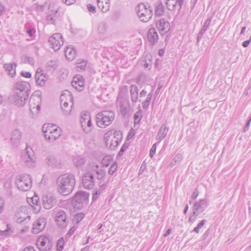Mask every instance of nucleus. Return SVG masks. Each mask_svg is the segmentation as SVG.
Masks as SVG:
<instances>
[{
  "mask_svg": "<svg viewBox=\"0 0 251 251\" xmlns=\"http://www.w3.org/2000/svg\"><path fill=\"white\" fill-rule=\"evenodd\" d=\"M65 54L68 60H73L76 56L75 50L72 47H68L65 50Z\"/></svg>",
  "mask_w": 251,
  "mask_h": 251,
  "instance_id": "72a5a7b5",
  "label": "nucleus"
},
{
  "mask_svg": "<svg viewBox=\"0 0 251 251\" xmlns=\"http://www.w3.org/2000/svg\"><path fill=\"white\" fill-rule=\"evenodd\" d=\"M25 62L32 65L34 64V61L32 57L26 56L25 58Z\"/></svg>",
  "mask_w": 251,
  "mask_h": 251,
  "instance_id": "6e6d98bb",
  "label": "nucleus"
},
{
  "mask_svg": "<svg viewBox=\"0 0 251 251\" xmlns=\"http://www.w3.org/2000/svg\"><path fill=\"white\" fill-rule=\"evenodd\" d=\"M114 118L115 114L112 111H102L97 114V125L100 128H104L112 124Z\"/></svg>",
  "mask_w": 251,
  "mask_h": 251,
  "instance_id": "20e7f679",
  "label": "nucleus"
},
{
  "mask_svg": "<svg viewBox=\"0 0 251 251\" xmlns=\"http://www.w3.org/2000/svg\"><path fill=\"white\" fill-rule=\"evenodd\" d=\"M76 227L75 226H72L70 229V230L68 231V232L67 233L66 236H70L72 235H73L74 234V233L75 232V230H76Z\"/></svg>",
  "mask_w": 251,
  "mask_h": 251,
  "instance_id": "13d9d810",
  "label": "nucleus"
},
{
  "mask_svg": "<svg viewBox=\"0 0 251 251\" xmlns=\"http://www.w3.org/2000/svg\"><path fill=\"white\" fill-rule=\"evenodd\" d=\"M211 20H212V17H210L208 18L204 22L202 27L201 28V30L199 32V33L198 34L197 37V40L198 42H199L200 41V40L202 38L203 35L207 29L210 25Z\"/></svg>",
  "mask_w": 251,
  "mask_h": 251,
  "instance_id": "7c9ffc66",
  "label": "nucleus"
},
{
  "mask_svg": "<svg viewBox=\"0 0 251 251\" xmlns=\"http://www.w3.org/2000/svg\"><path fill=\"white\" fill-rule=\"evenodd\" d=\"M4 187L6 189L7 192L9 194L11 193V182L10 181L7 180L4 183Z\"/></svg>",
  "mask_w": 251,
  "mask_h": 251,
  "instance_id": "49530a36",
  "label": "nucleus"
},
{
  "mask_svg": "<svg viewBox=\"0 0 251 251\" xmlns=\"http://www.w3.org/2000/svg\"><path fill=\"white\" fill-rule=\"evenodd\" d=\"M73 161L75 167L80 169L86 163V159L82 156L78 155L73 158Z\"/></svg>",
  "mask_w": 251,
  "mask_h": 251,
  "instance_id": "2f4dec72",
  "label": "nucleus"
},
{
  "mask_svg": "<svg viewBox=\"0 0 251 251\" xmlns=\"http://www.w3.org/2000/svg\"><path fill=\"white\" fill-rule=\"evenodd\" d=\"M148 40L152 45L157 43L158 39V35L154 28H150L148 32Z\"/></svg>",
  "mask_w": 251,
  "mask_h": 251,
  "instance_id": "a878e982",
  "label": "nucleus"
},
{
  "mask_svg": "<svg viewBox=\"0 0 251 251\" xmlns=\"http://www.w3.org/2000/svg\"><path fill=\"white\" fill-rule=\"evenodd\" d=\"M251 116H250L249 118V120H248L247 121V123L246 125V126L244 128V131L245 132L246 131H247V130H248L249 128V126H250V123H251Z\"/></svg>",
  "mask_w": 251,
  "mask_h": 251,
  "instance_id": "e2e57ef3",
  "label": "nucleus"
},
{
  "mask_svg": "<svg viewBox=\"0 0 251 251\" xmlns=\"http://www.w3.org/2000/svg\"><path fill=\"white\" fill-rule=\"evenodd\" d=\"M165 12V8L163 5L160 3L158 4L155 7V13L156 16H161Z\"/></svg>",
  "mask_w": 251,
  "mask_h": 251,
  "instance_id": "4c0bfd02",
  "label": "nucleus"
},
{
  "mask_svg": "<svg viewBox=\"0 0 251 251\" xmlns=\"http://www.w3.org/2000/svg\"><path fill=\"white\" fill-rule=\"evenodd\" d=\"M42 203L45 209H50L56 203L55 199L50 195L43 196L42 198Z\"/></svg>",
  "mask_w": 251,
  "mask_h": 251,
  "instance_id": "5701e85b",
  "label": "nucleus"
},
{
  "mask_svg": "<svg viewBox=\"0 0 251 251\" xmlns=\"http://www.w3.org/2000/svg\"><path fill=\"white\" fill-rule=\"evenodd\" d=\"M168 130L169 128L167 127L166 124H163L161 126L156 136V139L158 141V143L166 137Z\"/></svg>",
  "mask_w": 251,
  "mask_h": 251,
  "instance_id": "c85d7f7f",
  "label": "nucleus"
},
{
  "mask_svg": "<svg viewBox=\"0 0 251 251\" xmlns=\"http://www.w3.org/2000/svg\"><path fill=\"white\" fill-rule=\"evenodd\" d=\"M142 117V113L141 110L136 112L134 115V124H138Z\"/></svg>",
  "mask_w": 251,
  "mask_h": 251,
  "instance_id": "ea45409f",
  "label": "nucleus"
},
{
  "mask_svg": "<svg viewBox=\"0 0 251 251\" xmlns=\"http://www.w3.org/2000/svg\"><path fill=\"white\" fill-rule=\"evenodd\" d=\"M166 4L168 10L174 11L178 4L176 0H166Z\"/></svg>",
  "mask_w": 251,
  "mask_h": 251,
  "instance_id": "e433bc0d",
  "label": "nucleus"
},
{
  "mask_svg": "<svg viewBox=\"0 0 251 251\" xmlns=\"http://www.w3.org/2000/svg\"><path fill=\"white\" fill-rule=\"evenodd\" d=\"M30 201H31L30 203V204L33 207L34 205H35L34 209L36 210V212H39L40 211L41 206L39 204V198L35 196L34 197H32Z\"/></svg>",
  "mask_w": 251,
  "mask_h": 251,
  "instance_id": "c9c22d12",
  "label": "nucleus"
},
{
  "mask_svg": "<svg viewBox=\"0 0 251 251\" xmlns=\"http://www.w3.org/2000/svg\"><path fill=\"white\" fill-rule=\"evenodd\" d=\"M152 93H149L147 95V97L146 100L144 102H142V106H143V108L144 109H146L148 107L150 102L151 101V99L152 98Z\"/></svg>",
  "mask_w": 251,
  "mask_h": 251,
  "instance_id": "a19ab883",
  "label": "nucleus"
},
{
  "mask_svg": "<svg viewBox=\"0 0 251 251\" xmlns=\"http://www.w3.org/2000/svg\"><path fill=\"white\" fill-rule=\"evenodd\" d=\"M198 216H195L193 215V213L192 214V215H191L189 218V222L191 223H194L196 219V218Z\"/></svg>",
  "mask_w": 251,
  "mask_h": 251,
  "instance_id": "69168bd1",
  "label": "nucleus"
},
{
  "mask_svg": "<svg viewBox=\"0 0 251 251\" xmlns=\"http://www.w3.org/2000/svg\"><path fill=\"white\" fill-rule=\"evenodd\" d=\"M76 0H62L66 5H70L75 2Z\"/></svg>",
  "mask_w": 251,
  "mask_h": 251,
  "instance_id": "0e129e2a",
  "label": "nucleus"
},
{
  "mask_svg": "<svg viewBox=\"0 0 251 251\" xmlns=\"http://www.w3.org/2000/svg\"><path fill=\"white\" fill-rule=\"evenodd\" d=\"M84 215L83 214L80 213H78L75 216V221H77L78 222L79 221H80L82 220V219L83 218Z\"/></svg>",
  "mask_w": 251,
  "mask_h": 251,
  "instance_id": "bf43d9fd",
  "label": "nucleus"
},
{
  "mask_svg": "<svg viewBox=\"0 0 251 251\" xmlns=\"http://www.w3.org/2000/svg\"><path fill=\"white\" fill-rule=\"evenodd\" d=\"M23 96H24L23 94L16 92L15 94L9 98V99L12 102L15 103L17 106H22L25 104L28 98L25 96L23 97Z\"/></svg>",
  "mask_w": 251,
  "mask_h": 251,
  "instance_id": "2eb2a0df",
  "label": "nucleus"
},
{
  "mask_svg": "<svg viewBox=\"0 0 251 251\" xmlns=\"http://www.w3.org/2000/svg\"><path fill=\"white\" fill-rule=\"evenodd\" d=\"M65 99V97H64L63 95L60 96V97L62 110L64 114L67 116L70 114L73 104H70L68 101H66Z\"/></svg>",
  "mask_w": 251,
  "mask_h": 251,
  "instance_id": "4be33fe9",
  "label": "nucleus"
},
{
  "mask_svg": "<svg viewBox=\"0 0 251 251\" xmlns=\"http://www.w3.org/2000/svg\"><path fill=\"white\" fill-rule=\"evenodd\" d=\"M91 170L97 173V171H100L99 166L95 163H91L89 165Z\"/></svg>",
  "mask_w": 251,
  "mask_h": 251,
  "instance_id": "603ef678",
  "label": "nucleus"
},
{
  "mask_svg": "<svg viewBox=\"0 0 251 251\" xmlns=\"http://www.w3.org/2000/svg\"><path fill=\"white\" fill-rule=\"evenodd\" d=\"M122 139V133L115 129L108 130L104 135L105 145L111 150H114L118 146Z\"/></svg>",
  "mask_w": 251,
  "mask_h": 251,
  "instance_id": "f03ea898",
  "label": "nucleus"
},
{
  "mask_svg": "<svg viewBox=\"0 0 251 251\" xmlns=\"http://www.w3.org/2000/svg\"><path fill=\"white\" fill-rule=\"evenodd\" d=\"M64 245V240L63 238L60 239L57 243V248L59 251H61L63 249Z\"/></svg>",
  "mask_w": 251,
  "mask_h": 251,
  "instance_id": "8fccbe9b",
  "label": "nucleus"
},
{
  "mask_svg": "<svg viewBox=\"0 0 251 251\" xmlns=\"http://www.w3.org/2000/svg\"><path fill=\"white\" fill-rule=\"evenodd\" d=\"M41 98L39 96H31L29 99V107L32 115H37L40 110Z\"/></svg>",
  "mask_w": 251,
  "mask_h": 251,
  "instance_id": "f8f14e48",
  "label": "nucleus"
},
{
  "mask_svg": "<svg viewBox=\"0 0 251 251\" xmlns=\"http://www.w3.org/2000/svg\"><path fill=\"white\" fill-rule=\"evenodd\" d=\"M45 163L52 168H61L60 160L54 156H48L45 159Z\"/></svg>",
  "mask_w": 251,
  "mask_h": 251,
  "instance_id": "393cba45",
  "label": "nucleus"
},
{
  "mask_svg": "<svg viewBox=\"0 0 251 251\" xmlns=\"http://www.w3.org/2000/svg\"><path fill=\"white\" fill-rule=\"evenodd\" d=\"M156 25L161 35L165 34L170 30V23L164 19L156 20Z\"/></svg>",
  "mask_w": 251,
  "mask_h": 251,
  "instance_id": "dca6fc26",
  "label": "nucleus"
},
{
  "mask_svg": "<svg viewBox=\"0 0 251 251\" xmlns=\"http://www.w3.org/2000/svg\"><path fill=\"white\" fill-rule=\"evenodd\" d=\"M55 222L61 228L65 227L67 225V215L64 211H59L55 215Z\"/></svg>",
  "mask_w": 251,
  "mask_h": 251,
  "instance_id": "a211bd4d",
  "label": "nucleus"
},
{
  "mask_svg": "<svg viewBox=\"0 0 251 251\" xmlns=\"http://www.w3.org/2000/svg\"><path fill=\"white\" fill-rule=\"evenodd\" d=\"M22 161L25 165L29 168L33 167L35 166V157L32 150L30 147H26L25 151L21 157Z\"/></svg>",
  "mask_w": 251,
  "mask_h": 251,
  "instance_id": "0eeeda50",
  "label": "nucleus"
},
{
  "mask_svg": "<svg viewBox=\"0 0 251 251\" xmlns=\"http://www.w3.org/2000/svg\"><path fill=\"white\" fill-rule=\"evenodd\" d=\"M47 224V220L44 217H40L35 221L32 225V232L33 234H38L42 232L45 228Z\"/></svg>",
  "mask_w": 251,
  "mask_h": 251,
  "instance_id": "ddd939ff",
  "label": "nucleus"
},
{
  "mask_svg": "<svg viewBox=\"0 0 251 251\" xmlns=\"http://www.w3.org/2000/svg\"><path fill=\"white\" fill-rule=\"evenodd\" d=\"M208 201L206 199H202L196 201L193 206V215L198 216L202 213L207 207Z\"/></svg>",
  "mask_w": 251,
  "mask_h": 251,
  "instance_id": "4468645a",
  "label": "nucleus"
},
{
  "mask_svg": "<svg viewBox=\"0 0 251 251\" xmlns=\"http://www.w3.org/2000/svg\"><path fill=\"white\" fill-rule=\"evenodd\" d=\"M87 8L90 12H92L93 13H95L96 12L95 7L94 6L91 5V4L88 5Z\"/></svg>",
  "mask_w": 251,
  "mask_h": 251,
  "instance_id": "338daca9",
  "label": "nucleus"
},
{
  "mask_svg": "<svg viewBox=\"0 0 251 251\" xmlns=\"http://www.w3.org/2000/svg\"><path fill=\"white\" fill-rule=\"evenodd\" d=\"M47 20L48 23L50 24H54L55 19L54 18V16L52 14H49L47 17Z\"/></svg>",
  "mask_w": 251,
  "mask_h": 251,
  "instance_id": "3c124183",
  "label": "nucleus"
},
{
  "mask_svg": "<svg viewBox=\"0 0 251 251\" xmlns=\"http://www.w3.org/2000/svg\"><path fill=\"white\" fill-rule=\"evenodd\" d=\"M63 95L66 98V101H68L70 104H73V97L70 91L68 90L64 91L61 96Z\"/></svg>",
  "mask_w": 251,
  "mask_h": 251,
  "instance_id": "58836bf2",
  "label": "nucleus"
},
{
  "mask_svg": "<svg viewBox=\"0 0 251 251\" xmlns=\"http://www.w3.org/2000/svg\"><path fill=\"white\" fill-rule=\"evenodd\" d=\"M29 87V84L25 81L18 82L15 85L16 92L23 94V97H25V96L28 97V91Z\"/></svg>",
  "mask_w": 251,
  "mask_h": 251,
  "instance_id": "412c9836",
  "label": "nucleus"
},
{
  "mask_svg": "<svg viewBox=\"0 0 251 251\" xmlns=\"http://www.w3.org/2000/svg\"><path fill=\"white\" fill-rule=\"evenodd\" d=\"M113 158L111 156H105L101 160V163L103 166L107 167L110 163L112 161Z\"/></svg>",
  "mask_w": 251,
  "mask_h": 251,
  "instance_id": "79ce46f5",
  "label": "nucleus"
},
{
  "mask_svg": "<svg viewBox=\"0 0 251 251\" xmlns=\"http://www.w3.org/2000/svg\"><path fill=\"white\" fill-rule=\"evenodd\" d=\"M89 194L83 191L77 192L73 198V201L75 206L80 208L83 205H86L88 202Z\"/></svg>",
  "mask_w": 251,
  "mask_h": 251,
  "instance_id": "1a4fd4ad",
  "label": "nucleus"
},
{
  "mask_svg": "<svg viewBox=\"0 0 251 251\" xmlns=\"http://www.w3.org/2000/svg\"><path fill=\"white\" fill-rule=\"evenodd\" d=\"M72 86L78 91H81L84 87V81L82 76L76 75L74 76L72 81Z\"/></svg>",
  "mask_w": 251,
  "mask_h": 251,
  "instance_id": "aec40b11",
  "label": "nucleus"
},
{
  "mask_svg": "<svg viewBox=\"0 0 251 251\" xmlns=\"http://www.w3.org/2000/svg\"><path fill=\"white\" fill-rule=\"evenodd\" d=\"M87 66V62L85 60H83L80 62H78L76 64V68L78 71H83L85 69Z\"/></svg>",
  "mask_w": 251,
  "mask_h": 251,
  "instance_id": "37998d69",
  "label": "nucleus"
},
{
  "mask_svg": "<svg viewBox=\"0 0 251 251\" xmlns=\"http://www.w3.org/2000/svg\"><path fill=\"white\" fill-rule=\"evenodd\" d=\"M23 251H37L35 249L31 246L26 247L24 249Z\"/></svg>",
  "mask_w": 251,
  "mask_h": 251,
  "instance_id": "774afa93",
  "label": "nucleus"
},
{
  "mask_svg": "<svg viewBox=\"0 0 251 251\" xmlns=\"http://www.w3.org/2000/svg\"><path fill=\"white\" fill-rule=\"evenodd\" d=\"M16 221L18 223H21L25 221L26 220H29L30 217L25 212L22 211H18L16 215Z\"/></svg>",
  "mask_w": 251,
  "mask_h": 251,
  "instance_id": "f704fd0d",
  "label": "nucleus"
},
{
  "mask_svg": "<svg viewBox=\"0 0 251 251\" xmlns=\"http://www.w3.org/2000/svg\"><path fill=\"white\" fill-rule=\"evenodd\" d=\"M119 107L121 114L125 116L129 111V104L128 100H123L119 101Z\"/></svg>",
  "mask_w": 251,
  "mask_h": 251,
  "instance_id": "cd10ccee",
  "label": "nucleus"
},
{
  "mask_svg": "<svg viewBox=\"0 0 251 251\" xmlns=\"http://www.w3.org/2000/svg\"><path fill=\"white\" fill-rule=\"evenodd\" d=\"M42 131L46 140L53 142L58 139L62 134L61 128L51 124H45L42 126Z\"/></svg>",
  "mask_w": 251,
  "mask_h": 251,
  "instance_id": "7ed1b4c3",
  "label": "nucleus"
},
{
  "mask_svg": "<svg viewBox=\"0 0 251 251\" xmlns=\"http://www.w3.org/2000/svg\"><path fill=\"white\" fill-rule=\"evenodd\" d=\"M117 169V165L116 163H113L111 165L108 170V174L110 175H112L115 172Z\"/></svg>",
  "mask_w": 251,
  "mask_h": 251,
  "instance_id": "de8ad7c7",
  "label": "nucleus"
},
{
  "mask_svg": "<svg viewBox=\"0 0 251 251\" xmlns=\"http://www.w3.org/2000/svg\"><path fill=\"white\" fill-rule=\"evenodd\" d=\"M80 123L83 130L86 133H89L92 129L93 125L91 116L89 113H82L80 117Z\"/></svg>",
  "mask_w": 251,
  "mask_h": 251,
  "instance_id": "9d476101",
  "label": "nucleus"
},
{
  "mask_svg": "<svg viewBox=\"0 0 251 251\" xmlns=\"http://www.w3.org/2000/svg\"><path fill=\"white\" fill-rule=\"evenodd\" d=\"M95 181L93 175L90 173H87L83 177V185L86 189H92L95 185Z\"/></svg>",
  "mask_w": 251,
  "mask_h": 251,
  "instance_id": "6ab92c4d",
  "label": "nucleus"
},
{
  "mask_svg": "<svg viewBox=\"0 0 251 251\" xmlns=\"http://www.w3.org/2000/svg\"><path fill=\"white\" fill-rule=\"evenodd\" d=\"M21 75L22 76L26 78H30L31 76V74L27 72H21Z\"/></svg>",
  "mask_w": 251,
  "mask_h": 251,
  "instance_id": "052dcab7",
  "label": "nucleus"
},
{
  "mask_svg": "<svg viewBox=\"0 0 251 251\" xmlns=\"http://www.w3.org/2000/svg\"><path fill=\"white\" fill-rule=\"evenodd\" d=\"M199 193L198 190L197 189H195L191 196L192 199L195 200L199 196Z\"/></svg>",
  "mask_w": 251,
  "mask_h": 251,
  "instance_id": "680f3d73",
  "label": "nucleus"
},
{
  "mask_svg": "<svg viewBox=\"0 0 251 251\" xmlns=\"http://www.w3.org/2000/svg\"><path fill=\"white\" fill-rule=\"evenodd\" d=\"M35 79L38 85L43 86L48 80V77L42 70L38 68L35 74Z\"/></svg>",
  "mask_w": 251,
  "mask_h": 251,
  "instance_id": "f3484780",
  "label": "nucleus"
},
{
  "mask_svg": "<svg viewBox=\"0 0 251 251\" xmlns=\"http://www.w3.org/2000/svg\"><path fill=\"white\" fill-rule=\"evenodd\" d=\"M100 191H96L93 195L92 201H96L98 198V196L100 194Z\"/></svg>",
  "mask_w": 251,
  "mask_h": 251,
  "instance_id": "4d7b16f0",
  "label": "nucleus"
},
{
  "mask_svg": "<svg viewBox=\"0 0 251 251\" xmlns=\"http://www.w3.org/2000/svg\"><path fill=\"white\" fill-rule=\"evenodd\" d=\"M49 42L50 47L53 49L54 51L59 50L63 45V41L61 34L58 33L53 34L49 38Z\"/></svg>",
  "mask_w": 251,
  "mask_h": 251,
  "instance_id": "9b49d317",
  "label": "nucleus"
},
{
  "mask_svg": "<svg viewBox=\"0 0 251 251\" xmlns=\"http://www.w3.org/2000/svg\"><path fill=\"white\" fill-rule=\"evenodd\" d=\"M138 88L136 85L132 84L130 87V96L132 104L135 105L138 100Z\"/></svg>",
  "mask_w": 251,
  "mask_h": 251,
  "instance_id": "bb28decb",
  "label": "nucleus"
},
{
  "mask_svg": "<svg viewBox=\"0 0 251 251\" xmlns=\"http://www.w3.org/2000/svg\"><path fill=\"white\" fill-rule=\"evenodd\" d=\"M56 188L58 192L63 196L71 194L75 184V179L72 174H64L59 176L56 180Z\"/></svg>",
  "mask_w": 251,
  "mask_h": 251,
  "instance_id": "f257e3e1",
  "label": "nucleus"
},
{
  "mask_svg": "<svg viewBox=\"0 0 251 251\" xmlns=\"http://www.w3.org/2000/svg\"><path fill=\"white\" fill-rule=\"evenodd\" d=\"M36 246L40 251H49L52 246V243L49 236H41L36 241Z\"/></svg>",
  "mask_w": 251,
  "mask_h": 251,
  "instance_id": "6e6552de",
  "label": "nucleus"
},
{
  "mask_svg": "<svg viewBox=\"0 0 251 251\" xmlns=\"http://www.w3.org/2000/svg\"><path fill=\"white\" fill-rule=\"evenodd\" d=\"M4 200L2 198H0V214L2 213L4 209Z\"/></svg>",
  "mask_w": 251,
  "mask_h": 251,
  "instance_id": "5fc2aeb1",
  "label": "nucleus"
},
{
  "mask_svg": "<svg viewBox=\"0 0 251 251\" xmlns=\"http://www.w3.org/2000/svg\"><path fill=\"white\" fill-rule=\"evenodd\" d=\"M158 142L154 144L153 145V146H152L151 150H150V156L152 158L153 155H154V154L155 153V151H156V146H157V144H158Z\"/></svg>",
  "mask_w": 251,
  "mask_h": 251,
  "instance_id": "09e8293b",
  "label": "nucleus"
},
{
  "mask_svg": "<svg viewBox=\"0 0 251 251\" xmlns=\"http://www.w3.org/2000/svg\"><path fill=\"white\" fill-rule=\"evenodd\" d=\"M98 8L103 12H107L110 8V0H97Z\"/></svg>",
  "mask_w": 251,
  "mask_h": 251,
  "instance_id": "c756f323",
  "label": "nucleus"
},
{
  "mask_svg": "<svg viewBox=\"0 0 251 251\" xmlns=\"http://www.w3.org/2000/svg\"><path fill=\"white\" fill-rule=\"evenodd\" d=\"M106 30V25L104 23H100L98 27V32L100 34L103 35Z\"/></svg>",
  "mask_w": 251,
  "mask_h": 251,
  "instance_id": "c03bdc74",
  "label": "nucleus"
},
{
  "mask_svg": "<svg viewBox=\"0 0 251 251\" xmlns=\"http://www.w3.org/2000/svg\"><path fill=\"white\" fill-rule=\"evenodd\" d=\"M136 10L141 21L147 22L151 19L152 15V10L150 8H147L145 4H139Z\"/></svg>",
  "mask_w": 251,
  "mask_h": 251,
  "instance_id": "423d86ee",
  "label": "nucleus"
},
{
  "mask_svg": "<svg viewBox=\"0 0 251 251\" xmlns=\"http://www.w3.org/2000/svg\"><path fill=\"white\" fill-rule=\"evenodd\" d=\"M15 183L17 188L22 191H27L31 188V177L28 174L18 175L15 179Z\"/></svg>",
  "mask_w": 251,
  "mask_h": 251,
  "instance_id": "39448f33",
  "label": "nucleus"
},
{
  "mask_svg": "<svg viewBox=\"0 0 251 251\" xmlns=\"http://www.w3.org/2000/svg\"><path fill=\"white\" fill-rule=\"evenodd\" d=\"M22 139V133L19 129L14 130L11 133L10 141L12 145L18 146Z\"/></svg>",
  "mask_w": 251,
  "mask_h": 251,
  "instance_id": "b1692460",
  "label": "nucleus"
},
{
  "mask_svg": "<svg viewBox=\"0 0 251 251\" xmlns=\"http://www.w3.org/2000/svg\"><path fill=\"white\" fill-rule=\"evenodd\" d=\"M96 176L98 180L101 181L103 180L105 176V172L104 170L100 169V171H97Z\"/></svg>",
  "mask_w": 251,
  "mask_h": 251,
  "instance_id": "a18cd8bd",
  "label": "nucleus"
},
{
  "mask_svg": "<svg viewBox=\"0 0 251 251\" xmlns=\"http://www.w3.org/2000/svg\"><path fill=\"white\" fill-rule=\"evenodd\" d=\"M128 147V145L126 143H125L122 146V148H121V149L119 152L118 155L119 156L122 155L124 152L127 149Z\"/></svg>",
  "mask_w": 251,
  "mask_h": 251,
  "instance_id": "864d4df0",
  "label": "nucleus"
},
{
  "mask_svg": "<svg viewBox=\"0 0 251 251\" xmlns=\"http://www.w3.org/2000/svg\"><path fill=\"white\" fill-rule=\"evenodd\" d=\"M16 66L15 63H7L4 65V68L11 77H13L16 74Z\"/></svg>",
  "mask_w": 251,
  "mask_h": 251,
  "instance_id": "473e14b6",
  "label": "nucleus"
}]
</instances>
